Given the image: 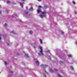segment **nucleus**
Here are the masks:
<instances>
[{"mask_svg": "<svg viewBox=\"0 0 77 77\" xmlns=\"http://www.w3.org/2000/svg\"><path fill=\"white\" fill-rule=\"evenodd\" d=\"M14 16H15L16 17H18V15H17V14H14Z\"/></svg>", "mask_w": 77, "mask_h": 77, "instance_id": "dca6fc26", "label": "nucleus"}, {"mask_svg": "<svg viewBox=\"0 0 77 77\" xmlns=\"http://www.w3.org/2000/svg\"><path fill=\"white\" fill-rule=\"evenodd\" d=\"M61 33L62 34H63L64 32H63V31H61Z\"/></svg>", "mask_w": 77, "mask_h": 77, "instance_id": "4be33fe9", "label": "nucleus"}, {"mask_svg": "<svg viewBox=\"0 0 77 77\" xmlns=\"http://www.w3.org/2000/svg\"><path fill=\"white\" fill-rule=\"evenodd\" d=\"M24 13L26 14H28V12H26V11H25Z\"/></svg>", "mask_w": 77, "mask_h": 77, "instance_id": "f8f14e48", "label": "nucleus"}, {"mask_svg": "<svg viewBox=\"0 0 77 77\" xmlns=\"http://www.w3.org/2000/svg\"><path fill=\"white\" fill-rule=\"evenodd\" d=\"M11 33H13V34H14V35H16V33H15V32H14V31H12L11 32Z\"/></svg>", "mask_w": 77, "mask_h": 77, "instance_id": "0eeeda50", "label": "nucleus"}, {"mask_svg": "<svg viewBox=\"0 0 77 77\" xmlns=\"http://www.w3.org/2000/svg\"><path fill=\"white\" fill-rule=\"evenodd\" d=\"M29 33L31 35L33 33V32H32V31L30 30V31H29Z\"/></svg>", "mask_w": 77, "mask_h": 77, "instance_id": "6e6552de", "label": "nucleus"}, {"mask_svg": "<svg viewBox=\"0 0 77 77\" xmlns=\"http://www.w3.org/2000/svg\"><path fill=\"white\" fill-rule=\"evenodd\" d=\"M43 70H45L44 69H43Z\"/></svg>", "mask_w": 77, "mask_h": 77, "instance_id": "58836bf2", "label": "nucleus"}, {"mask_svg": "<svg viewBox=\"0 0 77 77\" xmlns=\"http://www.w3.org/2000/svg\"><path fill=\"white\" fill-rule=\"evenodd\" d=\"M7 44L8 45H9V44L8 43H7Z\"/></svg>", "mask_w": 77, "mask_h": 77, "instance_id": "473e14b6", "label": "nucleus"}, {"mask_svg": "<svg viewBox=\"0 0 77 77\" xmlns=\"http://www.w3.org/2000/svg\"><path fill=\"white\" fill-rule=\"evenodd\" d=\"M5 12L6 13H8V10H6V11H5Z\"/></svg>", "mask_w": 77, "mask_h": 77, "instance_id": "b1692460", "label": "nucleus"}, {"mask_svg": "<svg viewBox=\"0 0 77 77\" xmlns=\"http://www.w3.org/2000/svg\"><path fill=\"white\" fill-rule=\"evenodd\" d=\"M39 48L40 49V52L41 54H40V53H38V55L39 56H41L42 55H44V54H43V52L42 48V46H39Z\"/></svg>", "mask_w": 77, "mask_h": 77, "instance_id": "f03ea898", "label": "nucleus"}, {"mask_svg": "<svg viewBox=\"0 0 77 77\" xmlns=\"http://www.w3.org/2000/svg\"><path fill=\"white\" fill-rule=\"evenodd\" d=\"M25 56L28 57V54H25Z\"/></svg>", "mask_w": 77, "mask_h": 77, "instance_id": "2eb2a0df", "label": "nucleus"}, {"mask_svg": "<svg viewBox=\"0 0 77 77\" xmlns=\"http://www.w3.org/2000/svg\"><path fill=\"white\" fill-rule=\"evenodd\" d=\"M5 27H7V26H8V24H6V23H5Z\"/></svg>", "mask_w": 77, "mask_h": 77, "instance_id": "4468645a", "label": "nucleus"}, {"mask_svg": "<svg viewBox=\"0 0 77 77\" xmlns=\"http://www.w3.org/2000/svg\"><path fill=\"white\" fill-rule=\"evenodd\" d=\"M35 63L37 66H38L39 64V63L38 61H36L35 62Z\"/></svg>", "mask_w": 77, "mask_h": 77, "instance_id": "20e7f679", "label": "nucleus"}, {"mask_svg": "<svg viewBox=\"0 0 77 77\" xmlns=\"http://www.w3.org/2000/svg\"><path fill=\"white\" fill-rule=\"evenodd\" d=\"M7 3H8V4H9V3H11V2H10V1H7Z\"/></svg>", "mask_w": 77, "mask_h": 77, "instance_id": "aec40b11", "label": "nucleus"}, {"mask_svg": "<svg viewBox=\"0 0 77 77\" xmlns=\"http://www.w3.org/2000/svg\"><path fill=\"white\" fill-rule=\"evenodd\" d=\"M73 4L74 5H75V2H74V1H73Z\"/></svg>", "mask_w": 77, "mask_h": 77, "instance_id": "cd10ccee", "label": "nucleus"}, {"mask_svg": "<svg viewBox=\"0 0 77 77\" xmlns=\"http://www.w3.org/2000/svg\"><path fill=\"white\" fill-rule=\"evenodd\" d=\"M23 64H24V65H25V64L24 63H23Z\"/></svg>", "mask_w": 77, "mask_h": 77, "instance_id": "e433bc0d", "label": "nucleus"}, {"mask_svg": "<svg viewBox=\"0 0 77 77\" xmlns=\"http://www.w3.org/2000/svg\"><path fill=\"white\" fill-rule=\"evenodd\" d=\"M20 4L22 7H23V4L22 3H21V2H20Z\"/></svg>", "mask_w": 77, "mask_h": 77, "instance_id": "9d476101", "label": "nucleus"}, {"mask_svg": "<svg viewBox=\"0 0 77 77\" xmlns=\"http://www.w3.org/2000/svg\"><path fill=\"white\" fill-rule=\"evenodd\" d=\"M48 66L47 65H46L45 64H41V67H45L47 66Z\"/></svg>", "mask_w": 77, "mask_h": 77, "instance_id": "7ed1b4c3", "label": "nucleus"}, {"mask_svg": "<svg viewBox=\"0 0 77 77\" xmlns=\"http://www.w3.org/2000/svg\"><path fill=\"white\" fill-rule=\"evenodd\" d=\"M44 7H45V8H48V6L47 5L45 6Z\"/></svg>", "mask_w": 77, "mask_h": 77, "instance_id": "f3484780", "label": "nucleus"}, {"mask_svg": "<svg viewBox=\"0 0 77 77\" xmlns=\"http://www.w3.org/2000/svg\"><path fill=\"white\" fill-rule=\"evenodd\" d=\"M5 65H7V64L6 61H5Z\"/></svg>", "mask_w": 77, "mask_h": 77, "instance_id": "5701e85b", "label": "nucleus"}, {"mask_svg": "<svg viewBox=\"0 0 77 77\" xmlns=\"http://www.w3.org/2000/svg\"><path fill=\"white\" fill-rule=\"evenodd\" d=\"M22 1H25V0H22Z\"/></svg>", "mask_w": 77, "mask_h": 77, "instance_id": "4c0bfd02", "label": "nucleus"}, {"mask_svg": "<svg viewBox=\"0 0 77 77\" xmlns=\"http://www.w3.org/2000/svg\"><path fill=\"white\" fill-rule=\"evenodd\" d=\"M36 60V59H35V60Z\"/></svg>", "mask_w": 77, "mask_h": 77, "instance_id": "ea45409f", "label": "nucleus"}, {"mask_svg": "<svg viewBox=\"0 0 77 77\" xmlns=\"http://www.w3.org/2000/svg\"><path fill=\"white\" fill-rule=\"evenodd\" d=\"M49 70L51 73H52L54 72V70H52V69H49Z\"/></svg>", "mask_w": 77, "mask_h": 77, "instance_id": "423d86ee", "label": "nucleus"}, {"mask_svg": "<svg viewBox=\"0 0 77 77\" xmlns=\"http://www.w3.org/2000/svg\"><path fill=\"white\" fill-rule=\"evenodd\" d=\"M38 7H39V8H41V6H40V5Z\"/></svg>", "mask_w": 77, "mask_h": 77, "instance_id": "c756f323", "label": "nucleus"}, {"mask_svg": "<svg viewBox=\"0 0 77 77\" xmlns=\"http://www.w3.org/2000/svg\"><path fill=\"white\" fill-rule=\"evenodd\" d=\"M43 75L44 76V77H46V75L45 74V73H43Z\"/></svg>", "mask_w": 77, "mask_h": 77, "instance_id": "9b49d317", "label": "nucleus"}, {"mask_svg": "<svg viewBox=\"0 0 77 77\" xmlns=\"http://www.w3.org/2000/svg\"><path fill=\"white\" fill-rule=\"evenodd\" d=\"M29 11H32L33 10V8L32 7H31L29 8Z\"/></svg>", "mask_w": 77, "mask_h": 77, "instance_id": "39448f33", "label": "nucleus"}, {"mask_svg": "<svg viewBox=\"0 0 77 77\" xmlns=\"http://www.w3.org/2000/svg\"><path fill=\"white\" fill-rule=\"evenodd\" d=\"M44 72H45V73H46V74H48V73H47V72H46V71H45V70H44Z\"/></svg>", "mask_w": 77, "mask_h": 77, "instance_id": "6ab92c4d", "label": "nucleus"}, {"mask_svg": "<svg viewBox=\"0 0 77 77\" xmlns=\"http://www.w3.org/2000/svg\"><path fill=\"white\" fill-rule=\"evenodd\" d=\"M41 1L42 0H38V2H41Z\"/></svg>", "mask_w": 77, "mask_h": 77, "instance_id": "c85d7f7f", "label": "nucleus"}, {"mask_svg": "<svg viewBox=\"0 0 77 77\" xmlns=\"http://www.w3.org/2000/svg\"><path fill=\"white\" fill-rule=\"evenodd\" d=\"M71 69H72V70H73V67H72V66H71Z\"/></svg>", "mask_w": 77, "mask_h": 77, "instance_id": "a211bd4d", "label": "nucleus"}, {"mask_svg": "<svg viewBox=\"0 0 77 77\" xmlns=\"http://www.w3.org/2000/svg\"><path fill=\"white\" fill-rule=\"evenodd\" d=\"M76 45H77V42H76Z\"/></svg>", "mask_w": 77, "mask_h": 77, "instance_id": "c9c22d12", "label": "nucleus"}, {"mask_svg": "<svg viewBox=\"0 0 77 77\" xmlns=\"http://www.w3.org/2000/svg\"><path fill=\"white\" fill-rule=\"evenodd\" d=\"M58 77H63L61 75H58Z\"/></svg>", "mask_w": 77, "mask_h": 77, "instance_id": "393cba45", "label": "nucleus"}, {"mask_svg": "<svg viewBox=\"0 0 77 77\" xmlns=\"http://www.w3.org/2000/svg\"><path fill=\"white\" fill-rule=\"evenodd\" d=\"M68 56L69 57H72V55L69 54V55Z\"/></svg>", "mask_w": 77, "mask_h": 77, "instance_id": "ddd939ff", "label": "nucleus"}, {"mask_svg": "<svg viewBox=\"0 0 77 77\" xmlns=\"http://www.w3.org/2000/svg\"><path fill=\"white\" fill-rule=\"evenodd\" d=\"M2 39V36H1V35H0V40H1Z\"/></svg>", "mask_w": 77, "mask_h": 77, "instance_id": "412c9836", "label": "nucleus"}, {"mask_svg": "<svg viewBox=\"0 0 77 77\" xmlns=\"http://www.w3.org/2000/svg\"><path fill=\"white\" fill-rule=\"evenodd\" d=\"M39 41H40V42L41 43V44H42V39H40L39 40Z\"/></svg>", "mask_w": 77, "mask_h": 77, "instance_id": "1a4fd4ad", "label": "nucleus"}, {"mask_svg": "<svg viewBox=\"0 0 77 77\" xmlns=\"http://www.w3.org/2000/svg\"><path fill=\"white\" fill-rule=\"evenodd\" d=\"M37 12L38 14L39 13V12H41L42 14L40 15V17L41 18H43V17H45L46 15V12H45L43 11L42 12V11H41V10L40 9H38L37 10Z\"/></svg>", "mask_w": 77, "mask_h": 77, "instance_id": "f257e3e1", "label": "nucleus"}, {"mask_svg": "<svg viewBox=\"0 0 77 77\" xmlns=\"http://www.w3.org/2000/svg\"><path fill=\"white\" fill-rule=\"evenodd\" d=\"M60 63H63V62L62 61H60Z\"/></svg>", "mask_w": 77, "mask_h": 77, "instance_id": "bb28decb", "label": "nucleus"}, {"mask_svg": "<svg viewBox=\"0 0 77 77\" xmlns=\"http://www.w3.org/2000/svg\"><path fill=\"white\" fill-rule=\"evenodd\" d=\"M75 14H76L77 12L76 11L75 12Z\"/></svg>", "mask_w": 77, "mask_h": 77, "instance_id": "f704fd0d", "label": "nucleus"}, {"mask_svg": "<svg viewBox=\"0 0 77 77\" xmlns=\"http://www.w3.org/2000/svg\"><path fill=\"white\" fill-rule=\"evenodd\" d=\"M13 72H11V74H13Z\"/></svg>", "mask_w": 77, "mask_h": 77, "instance_id": "7c9ffc66", "label": "nucleus"}, {"mask_svg": "<svg viewBox=\"0 0 77 77\" xmlns=\"http://www.w3.org/2000/svg\"><path fill=\"white\" fill-rule=\"evenodd\" d=\"M0 14H2V11H0Z\"/></svg>", "mask_w": 77, "mask_h": 77, "instance_id": "2f4dec72", "label": "nucleus"}, {"mask_svg": "<svg viewBox=\"0 0 77 77\" xmlns=\"http://www.w3.org/2000/svg\"><path fill=\"white\" fill-rule=\"evenodd\" d=\"M49 60H51V57H50V56H49Z\"/></svg>", "mask_w": 77, "mask_h": 77, "instance_id": "a878e982", "label": "nucleus"}, {"mask_svg": "<svg viewBox=\"0 0 77 77\" xmlns=\"http://www.w3.org/2000/svg\"><path fill=\"white\" fill-rule=\"evenodd\" d=\"M55 70L56 71H58V70H57V69H55Z\"/></svg>", "mask_w": 77, "mask_h": 77, "instance_id": "72a5a7b5", "label": "nucleus"}]
</instances>
